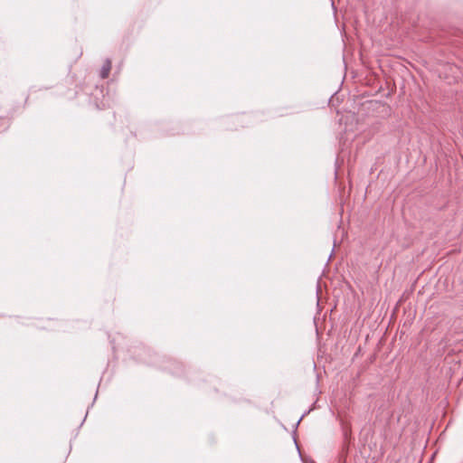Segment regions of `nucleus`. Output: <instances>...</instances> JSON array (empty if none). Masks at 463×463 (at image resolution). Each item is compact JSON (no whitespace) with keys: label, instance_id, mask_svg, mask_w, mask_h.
Returning <instances> with one entry per match:
<instances>
[{"label":"nucleus","instance_id":"obj_1","mask_svg":"<svg viewBox=\"0 0 463 463\" xmlns=\"http://www.w3.org/2000/svg\"><path fill=\"white\" fill-rule=\"evenodd\" d=\"M111 70V61L110 60L107 59L102 67H101V70H100V77L102 79H106L109 77V71Z\"/></svg>","mask_w":463,"mask_h":463}]
</instances>
